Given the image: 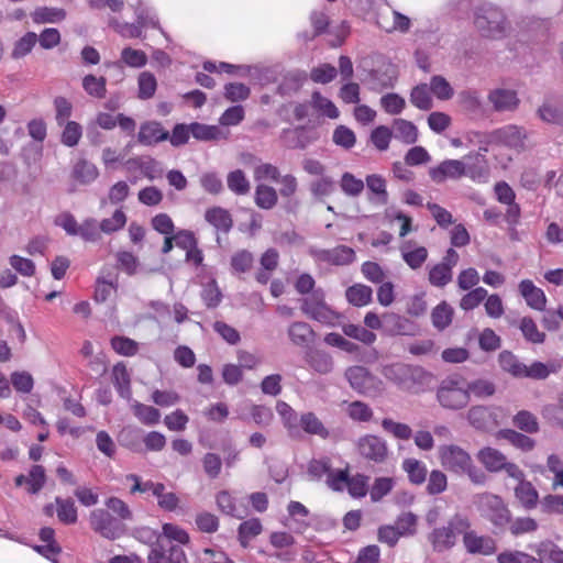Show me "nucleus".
Segmentation results:
<instances>
[{
	"label": "nucleus",
	"instance_id": "f257e3e1",
	"mask_svg": "<svg viewBox=\"0 0 563 563\" xmlns=\"http://www.w3.org/2000/svg\"><path fill=\"white\" fill-rule=\"evenodd\" d=\"M473 25L481 37L500 41L511 34L512 25L506 11L494 3L484 2L473 9Z\"/></svg>",
	"mask_w": 563,
	"mask_h": 563
},
{
	"label": "nucleus",
	"instance_id": "f03ea898",
	"mask_svg": "<svg viewBox=\"0 0 563 563\" xmlns=\"http://www.w3.org/2000/svg\"><path fill=\"white\" fill-rule=\"evenodd\" d=\"M384 376L400 389L419 394L430 383L431 374L423 367L405 363H394L384 368Z\"/></svg>",
	"mask_w": 563,
	"mask_h": 563
},
{
	"label": "nucleus",
	"instance_id": "7ed1b4c3",
	"mask_svg": "<svg viewBox=\"0 0 563 563\" xmlns=\"http://www.w3.org/2000/svg\"><path fill=\"white\" fill-rule=\"evenodd\" d=\"M470 528V519L464 515L455 514L445 526L434 528L427 539L434 552L443 553L451 550L456 544V537Z\"/></svg>",
	"mask_w": 563,
	"mask_h": 563
},
{
	"label": "nucleus",
	"instance_id": "20e7f679",
	"mask_svg": "<svg viewBox=\"0 0 563 563\" xmlns=\"http://www.w3.org/2000/svg\"><path fill=\"white\" fill-rule=\"evenodd\" d=\"M435 396L440 406L448 410H461L470 402L465 379L459 374H453L442 379L437 388Z\"/></svg>",
	"mask_w": 563,
	"mask_h": 563
},
{
	"label": "nucleus",
	"instance_id": "39448f33",
	"mask_svg": "<svg viewBox=\"0 0 563 563\" xmlns=\"http://www.w3.org/2000/svg\"><path fill=\"white\" fill-rule=\"evenodd\" d=\"M475 505L481 516L497 528H504L510 522L511 514L503 498L492 493L476 496Z\"/></svg>",
	"mask_w": 563,
	"mask_h": 563
},
{
	"label": "nucleus",
	"instance_id": "423d86ee",
	"mask_svg": "<svg viewBox=\"0 0 563 563\" xmlns=\"http://www.w3.org/2000/svg\"><path fill=\"white\" fill-rule=\"evenodd\" d=\"M476 459L490 473L504 471L511 478H521L522 476V470L517 464L508 462L503 452L492 446L481 449Z\"/></svg>",
	"mask_w": 563,
	"mask_h": 563
},
{
	"label": "nucleus",
	"instance_id": "0eeeda50",
	"mask_svg": "<svg viewBox=\"0 0 563 563\" xmlns=\"http://www.w3.org/2000/svg\"><path fill=\"white\" fill-rule=\"evenodd\" d=\"M91 529L108 540L119 539L125 532V526L107 509L97 508L90 512Z\"/></svg>",
	"mask_w": 563,
	"mask_h": 563
},
{
	"label": "nucleus",
	"instance_id": "6e6552de",
	"mask_svg": "<svg viewBox=\"0 0 563 563\" xmlns=\"http://www.w3.org/2000/svg\"><path fill=\"white\" fill-rule=\"evenodd\" d=\"M344 376L351 388L358 394L372 396L380 389L382 382L364 366H350L345 369Z\"/></svg>",
	"mask_w": 563,
	"mask_h": 563
},
{
	"label": "nucleus",
	"instance_id": "1a4fd4ad",
	"mask_svg": "<svg viewBox=\"0 0 563 563\" xmlns=\"http://www.w3.org/2000/svg\"><path fill=\"white\" fill-rule=\"evenodd\" d=\"M441 464L444 468L455 474H464L470 468L471 455L455 444L443 445L439 450Z\"/></svg>",
	"mask_w": 563,
	"mask_h": 563
},
{
	"label": "nucleus",
	"instance_id": "9d476101",
	"mask_svg": "<svg viewBox=\"0 0 563 563\" xmlns=\"http://www.w3.org/2000/svg\"><path fill=\"white\" fill-rule=\"evenodd\" d=\"M311 256L318 261L335 266H345L356 260L355 251L346 245H338L333 249H312Z\"/></svg>",
	"mask_w": 563,
	"mask_h": 563
},
{
	"label": "nucleus",
	"instance_id": "9b49d317",
	"mask_svg": "<svg viewBox=\"0 0 563 563\" xmlns=\"http://www.w3.org/2000/svg\"><path fill=\"white\" fill-rule=\"evenodd\" d=\"M301 310L307 317L321 323L332 324L336 319L335 312L327 306L322 295L318 292L302 299Z\"/></svg>",
	"mask_w": 563,
	"mask_h": 563
},
{
	"label": "nucleus",
	"instance_id": "f8f14e48",
	"mask_svg": "<svg viewBox=\"0 0 563 563\" xmlns=\"http://www.w3.org/2000/svg\"><path fill=\"white\" fill-rule=\"evenodd\" d=\"M357 451L364 459L383 463L388 455V446L384 439L374 434H366L358 439Z\"/></svg>",
	"mask_w": 563,
	"mask_h": 563
},
{
	"label": "nucleus",
	"instance_id": "ddd939ff",
	"mask_svg": "<svg viewBox=\"0 0 563 563\" xmlns=\"http://www.w3.org/2000/svg\"><path fill=\"white\" fill-rule=\"evenodd\" d=\"M463 534V544L467 553L479 555H493L497 551L496 541L489 536H478L474 530H465Z\"/></svg>",
	"mask_w": 563,
	"mask_h": 563
},
{
	"label": "nucleus",
	"instance_id": "4468645a",
	"mask_svg": "<svg viewBox=\"0 0 563 563\" xmlns=\"http://www.w3.org/2000/svg\"><path fill=\"white\" fill-rule=\"evenodd\" d=\"M467 166L460 159H445L438 166L430 168L429 175L431 179L438 184L445 181L448 178L460 179L465 176Z\"/></svg>",
	"mask_w": 563,
	"mask_h": 563
},
{
	"label": "nucleus",
	"instance_id": "2eb2a0df",
	"mask_svg": "<svg viewBox=\"0 0 563 563\" xmlns=\"http://www.w3.org/2000/svg\"><path fill=\"white\" fill-rule=\"evenodd\" d=\"M383 329L389 335H415L418 325L406 317L387 312L383 314Z\"/></svg>",
	"mask_w": 563,
	"mask_h": 563
},
{
	"label": "nucleus",
	"instance_id": "dca6fc26",
	"mask_svg": "<svg viewBox=\"0 0 563 563\" xmlns=\"http://www.w3.org/2000/svg\"><path fill=\"white\" fill-rule=\"evenodd\" d=\"M487 99L496 112L515 111L520 103L517 92L505 88L490 90Z\"/></svg>",
	"mask_w": 563,
	"mask_h": 563
},
{
	"label": "nucleus",
	"instance_id": "f3484780",
	"mask_svg": "<svg viewBox=\"0 0 563 563\" xmlns=\"http://www.w3.org/2000/svg\"><path fill=\"white\" fill-rule=\"evenodd\" d=\"M549 27L550 22L548 20L534 16L523 18L519 22L520 36L534 42L544 40L548 35Z\"/></svg>",
	"mask_w": 563,
	"mask_h": 563
},
{
	"label": "nucleus",
	"instance_id": "a211bd4d",
	"mask_svg": "<svg viewBox=\"0 0 563 563\" xmlns=\"http://www.w3.org/2000/svg\"><path fill=\"white\" fill-rule=\"evenodd\" d=\"M168 137L169 132L166 131L162 123L157 121H147L142 123L137 133L139 143L146 146L167 141Z\"/></svg>",
	"mask_w": 563,
	"mask_h": 563
},
{
	"label": "nucleus",
	"instance_id": "6ab92c4d",
	"mask_svg": "<svg viewBox=\"0 0 563 563\" xmlns=\"http://www.w3.org/2000/svg\"><path fill=\"white\" fill-rule=\"evenodd\" d=\"M307 364L318 374H330L334 368V361L331 354L320 349H309L305 354Z\"/></svg>",
	"mask_w": 563,
	"mask_h": 563
},
{
	"label": "nucleus",
	"instance_id": "aec40b11",
	"mask_svg": "<svg viewBox=\"0 0 563 563\" xmlns=\"http://www.w3.org/2000/svg\"><path fill=\"white\" fill-rule=\"evenodd\" d=\"M519 291L530 308L539 311H543L545 309L547 297L543 290L536 287L530 279H523L520 282Z\"/></svg>",
	"mask_w": 563,
	"mask_h": 563
},
{
	"label": "nucleus",
	"instance_id": "412c9836",
	"mask_svg": "<svg viewBox=\"0 0 563 563\" xmlns=\"http://www.w3.org/2000/svg\"><path fill=\"white\" fill-rule=\"evenodd\" d=\"M288 336L297 346H309L314 341L316 332L303 321H295L288 328Z\"/></svg>",
	"mask_w": 563,
	"mask_h": 563
},
{
	"label": "nucleus",
	"instance_id": "4be33fe9",
	"mask_svg": "<svg viewBox=\"0 0 563 563\" xmlns=\"http://www.w3.org/2000/svg\"><path fill=\"white\" fill-rule=\"evenodd\" d=\"M112 383L120 397L130 401L132 398L131 376L123 362H119L113 366Z\"/></svg>",
	"mask_w": 563,
	"mask_h": 563
},
{
	"label": "nucleus",
	"instance_id": "5701e85b",
	"mask_svg": "<svg viewBox=\"0 0 563 563\" xmlns=\"http://www.w3.org/2000/svg\"><path fill=\"white\" fill-rule=\"evenodd\" d=\"M518 481V485L515 488V496L521 503L526 509H533L537 507L539 501V494L534 486L525 479V473L522 472L521 478H515Z\"/></svg>",
	"mask_w": 563,
	"mask_h": 563
},
{
	"label": "nucleus",
	"instance_id": "b1692460",
	"mask_svg": "<svg viewBox=\"0 0 563 563\" xmlns=\"http://www.w3.org/2000/svg\"><path fill=\"white\" fill-rule=\"evenodd\" d=\"M495 137L509 147H522L527 137L522 128L514 124L506 125L494 132Z\"/></svg>",
	"mask_w": 563,
	"mask_h": 563
},
{
	"label": "nucleus",
	"instance_id": "393cba45",
	"mask_svg": "<svg viewBox=\"0 0 563 563\" xmlns=\"http://www.w3.org/2000/svg\"><path fill=\"white\" fill-rule=\"evenodd\" d=\"M462 162H464V164L467 166L465 176H468L473 180H482L487 178L488 166L484 154L479 152L468 154L464 156Z\"/></svg>",
	"mask_w": 563,
	"mask_h": 563
},
{
	"label": "nucleus",
	"instance_id": "a878e982",
	"mask_svg": "<svg viewBox=\"0 0 563 563\" xmlns=\"http://www.w3.org/2000/svg\"><path fill=\"white\" fill-rule=\"evenodd\" d=\"M205 219L217 230L228 233L233 227V220L230 212L221 207L209 208L205 213Z\"/></svg>",
	"mask_w": 563,
	"mask_h": 563
},
{
	"label": "nucleus",
	"instance_id": "bb28decb",
	"mask_svg": "<svg viewBox=\"0 0 563 563\" xmlns=\"http://www.w3.org/2000/svg\"><path fill=\"white\" fill-rule=\"evenodd\" d=\"M71 176L79 184L89 185L98 178L99 170L93 163L81 158L74 165Z\"/></svg>",
	"mask_w": 563,
	"mask_h": 563
},
{
	"label": "nucleus",
	"instance_id": "cd10ccee",
	"mask_svg": "<svg viewBox=\"0 0 563 563\" xmlns=\"http://www.w3.org/2000/svg\"><path fill=\"white\" fill-rule=\"evenodd\" d=\"M393 128V135L395 139L401 141L405 144H413L417 142L418 129L411 121L405 119H395Z\"/></svg>",
	"mask_w": 563,
	"mask_h": 563
},
{
	"label": "nucleus",
	"instance_id": "c85d7f7f",
	"mask_svg": "<svg viewBox=\"0 0 563 563\" xmlns=\"http://www.w3.org/2000/svg\"><path fill=\"white\" fill-rule=\"evenodd\" d=\"M190 128L191 136L197 141L210 142L225 137L221 129L217 125L191 122Z\"/></svg>",
	"mask_w": 563,
	"mask_h": 563
},
{
	"label": "nucleus",
	"instance_id": "c756f323",
	"mask_svg": "<svg viewBox=\"0 0 563 563\" xmlns=\"http://www.w3.org/2000/svg\"><path fill=\"white\" fill-rule=\"evenodd\" d=\"M254 201L258 208L271 210L277 205L278 194L274 187L260 184L255 188Z\"/></svg>",
	"mask_w": 563,
	"mask_h": 563
},
{
	"label": "nucleus",
	"instance_id": "7c9ffc66",
	"mask_svg": "<svg viewBox=\"0 0 563 563\" xmlns=\"http://www.w3.org/2000/svg\"><path fill=\"white\" fill-rule=\"evenodd\" d=\"M31 16L36 24L58 23L65 20L66 11L62 8L38 7L32 12Z\"/></svg>",
	"mask_w": 563,
	"mask_h": 563
},
{
	"label": "nucleus",
	"instance_id": "2f4dec72",
	"mask_svg": "<svg viewBox=\"0 0 563 563\" xmlns=\"http://www.w3.org/2000/svg\"><path fill=\"white\" fill-rule=\"evenodd\" d=\"M453 314V308L446 301H441L431 312L433 327L439 331L445 330L452 323Z\"/></svg>",
	"mask_w": 563,
	"mask_h": 563
},
{
	"label": "nucleus",
	"instance_id": "473e14b6",
	"mask_svg": "<svg viewBox=\"0 0 563 563\" xmlns=\"http://www.w3.org/2000/svg\"><path fill=\"white\" fill-rule=\"evenodd\" d=\"M498 363L504 372L509 373L514 377H523L526 365L510 351H503L498 355Z\"/></svg>",
	"mask_w": 563,
	"mask_h": 563
},
{
	"label": "nucleus",
	"instance_id": "72a5a7b5",
	"mask_svg": "<svg viewBox=\"0 0 563 563\" xmlns=\"http://www.w3.org/2000/svg\"><path fill=\"white\" fill-rule=\"evenodd\" d=\"M282 137L289 148L303 150L312 142V139L307 135L305 126H297L292 130L284 129Z\"/></svg>",
	"mask_w": 563,
	"mask_h": 563
},
{
	"label": "nucleus",
	"instance_id": "f704fd0d",
	"mask_svg": "<svg viewBox=\"0 0 563 563\" xmlns=\"http://www.w3.org/2000/svg\"><path fill=\"white\" fill-rule=\"evenodd\" d=\"M499 435L522 452H530L536 446V441L532 438L512 429H503L499 431Z\"/></svg>",
	"mask_w": 563,
	"mask_h": 563
},
{
	"label": "nucleus",
	"instance_id": "c9c22d12",
	"mask_svg": "<svg viewBox=\"0 0 563 563\" xmlns=\"http://www.w3.org/2000/svg\"><path fill=\"white\" fill-rule=\"evenodd\" d=\"M345 296L351 305L363 307L372 301L373 290L369 286L355 284L346 289Z\"/></svg>",
	"mask_w": 563,
	"mask_h": 563
},
{
	"label": "nucleus",
	"instance_id": "e433bc0d",
	"mask_svg": "<svg viewBox=\"0 0 563 563\" xmlns=\"http://www.w3.org/2000/svg\"><path fill=\"white\" fill-rule=\"evenodd\" d=\"M402 470L407 473L409 482L413 485H421L427 479V466L417 459H406L402 462Z\"/></svg>",
	"mask_w": 563,
	"mask_h": 563
},
{
	"label": "nucleus",
	"instance_id": "4c0bfd02",
	"mask_svg": "<svg viewBox=\"0 0 563 563\" xmlns=\"http://www.w3.org/2000/svg\"><path fill=\"white\" fill-rule=\"evenodd\" d=\"M56 512L57 518L60 522L64 525H74L77 522L78 515H77V508L75 506V503L71 498H62L56 497Z\"/></svg>",
	"mask_w": 563,
	"mask_h": 563
},
{
	"label": "nucleus",
	"instance_id": "58836bf2",
	"mask_svg": "<svg viewBox=\"0 0 563 563\" xmlns=\"http://www.w3.org/2000/svg\"><path fill=\"white\" fill-rule=\"evenodd\" d=\"M467 420L477 430H487L492 422V413L485 406H473L467 411Z\"/></svg>",
	"mask_w": 563,
	"mask_h": 563
},
{
	"label": "nucleus",
	"instance_id": "ea45409f",
	"mask_svg": "<svg viewBox=\"0 0 563 563\" xmlns=\"http://www.w3.org/2000/svg\"><path fill=\"white\" fill-rule=\"evenodd\" d=\"M228 188L238 196H245L250 192L251 184L242 169H235L227 176Z\"/></svg>",
	"mask_w": 563,
	"mask_h": 563
},
{
	"label": "nucleus",
	"instance_id": "a19ab883",
	"mask_svg": "<svg viewBox=\"0 0 563 563\" xmlns=\"http://www.w3.org/2000/svg\"><path fill=\"white\" fill-rule=\"evenodd\" d=\"M306 79L307 74L305 71H289L284 76L283 81L278 86V92L283 96L290 95L291 92H297L301 88Z\"/></svg>",
	"mask_w": 563,
	"mask_h": 563
},
{
	"label": "nucleus",
	"instance_id": "79ce46f5",
	"mask_svg": "<svg viewBox=\"0 0 563 563\" xmlns=\"http://www.w3.org/2000/svg\"><path fill=\"white\" fill-rule=\"evenodd\" d=\"M300 424L309 434H316L322 439H327L329 437L328 429L313 412H306L301 415Z\"/></svg>",
	"mask_w": 563,
	"mask_h": 563
},
{
	"label": "nucleus",
	"instance_id": "37998d69",
	"mask_svg": "<svg viewBox=\"0 0 563 563\" xmlns=\"http://www.w3.org/2000/svg\"><path fill=\"white\" fill-rule=\"evenodd\" d=\"M134 416L146 426H154L159 422L161 412L158 409L134 401L132 405Z\"/></svg>",
	"mask_w": 563,
	"mask_h": 563
},
{
	"label": "nucleus",
	"instance_id": "c03bdc74",
	"mask_svg": "<svg viewBox=\"0 0 563 563\" xmlns=\"http://www.w3.org/2000/svg\"><path fill=\"white\" fill-rule=\"evenodd\" d=\"M367 189L373 192L378 202L386 205L388 202V192L386 189V180L382 175L371 174L365 178Z\"/></svg>",
	"mask_w": 563,
	"mask_h": 563
},
{
	"label": "nucleus",
	"instance_id": "a18cd8bd",
	"mask_svg": "<svg viewBox=\"0 0 563 563\" xmlns=\"http://www.w3.org/2000/svg\"><path fill=\"white\" fill-rule=\"evenodd\" d=\"M538 115L547 123L563 125V106L547 101L538 109Z\"/></svg>",
	"mask_w": 563,
	"mask_h": 563
},
{
	"label": "nucleus",
	"instance_id": "49530a36",
	"mask_svg": "<svg viewBox=\"0 0 563 563\" xmlns=\"http://www.w3.org/2000/svg\"><path fill=\"white\" fill-rule=\"evenodd\" d=\"M512 423L526 433H537L539 431L537 417L528 410L518 411L512 418Z\"/></svg>",
	"mask_w": 563,
	"mask_h": 563
},
{
	"label": "nucleus",
	"instance_id": "de8ad7c7",
	"mask_svg": "<svg viewBox=\"0 0 563 563\" xmlns=\"http://www.w3.org/2000/svg\"><path fill=\"white\" fill-rule=\"evenodd\" d=\"M37 42V35L34 32H26L19 38L12 48L11 57L20 59L30 54Z\"/></svg>",
	"mask_w": 563,
	"mask_h": 563
},
{
	"label": "nucleus",
	"instance_id": "09e8293b",
	"mask_svg": "<svg viewBox=\"0 0 563 563\" xmlns=\"http://www.w3.org/2000/svg\"><path fill=\"white\" fill-rule=\"evenodd\" d=\"M311 107L330 119H338L340 115V111L335 104L330 99L323 97L319 91L312 93Z\"/></svg>",
	"mask_w": 563,
	"mask_h": 563
},
{
	"label": "nucleus",
	"instance_id": "8fccbe9b",
	"mask_svg": "<svg viewBox=\"0 0 563 563\" xmlns=\"http://www.w3.org/2000/svg\"><path fill=\"white\" fill-rule=\"evenodd\" d=\"M331 468V460L329 457L310 460L307 466L309 481H321L324 475H329Z\"/></svg>",
	"mask_w": 563,
	"mask_h": 563
},
{
	"label": "nucleus",
	"instance_id": "3c124183",
	"mask_svg": "<svg viewBox=\"0 0 563 563\" xmlns=\"http://www.w3.org/2000/svg\"><path fill=\"white\" fill-rule=\"evenodd\" d=\"M104 505L109 512L115 515L121 522L133 520V512L129 505L119 497H109L106 499Z\"/></svg>",
	"mask_w": 563,
	"mask_h": 563
},
{
	"label": "nucleus",
	"instance_id": "603ef678",
	"mask_svg": "<svg viewBox=\"0 0 563 563\" xmlns=\"http://www.w3.org/2000/svg\"><path fill=\"white\" fill-rule=\"evenodd\" d=\"M263 530L261 520L258 518H252L243 521L239 526V540L242 545H246L252 539L257 537Z\"/></svg>",
	"mask_w": 563,
	"mask_h": 563
},
{
	"label": "nucleus",
	"instance_id": "864d4df0",
	"mask_svg": "<svg viewBox=\"0 0 563 563\" xmlns=\"http://www.w3.org/2000/svg\"><path fill=\"white\" fill-rule=\"evenodd\" d=\"M46 483L45 468L42 465H33L26 476V490L35 495L42 490Z\"/></svg>",
	"mask_w": 563,
	"mask_h": 563
},
{
	"label": "nucleus",
	"instance_id": "5fc2aeb1",
	"mask_svg": "<svg viewBox=\"0 0 563 563\" xmlns=\"http://www.w3.org/2000/svg\"><path fill=\"white\" fill-rule=\"evenodd\" d=\"M342 331L346 336L361 341L366 345L373 344L377 338L373 331L353 323L344 324Z\"/></svg>",
	"mask_w": 563,
	"mask_h": 563
},
{
	"label": "nucleus",
	"instance_id": "6e6d98bb",
	"mask_svg": "<svg viewBox=\"0 0 563 563\" xmlns=\"http://www.w3.org/2000/svg\"><path fill=\"white\" fill-rule=\"evenodd\" d=\"M459 100L464 110L477 114L483 109L479 92L474 89L463 90L459 93Z\"/></svg>",
	"mask_w": 563,
	"mask_h": 563
},
{
	"label": "nucleus",
	"instance_id": "4d7b16f0",
	"mask_svg": "<svg viewBox=\"0 0 563 563\" xmlns=\"http://www.w3.org/2000/svg\"><path fill=\"white\" fill-rule=\"evenodd\" d=\"M107 81L104 77H96L95 75H86L82 78V88L85 91L95 98L101 99L106 97Z\"/></svg>",
	"mask_w": 563,
	"mask_h": 563
},
{
	"label": "nucleus",
	"instance_id": "13d9d810",
	"mask_svg": "<svg viewBox=\"0 0 563 563\" xmlns=\"http://www.w3.org/2000/svg\"><path fill=\"white\" fill-rule=\"evenodd\" d=\"M410 102L423 111L430 110L432 108V98L426 84H420L412 88L410 92Z\"/></svg>",
	"mask_w": 563,
	"mask_h": 563
},
{
	"label": "nucleus",
	"instance_id": "bf43d9fd",
	"mask_svg": "<svg viewBox=\"0 0 563 563\" xmlns=\"http://www.w3.org/2000/svg\"><path fill=\"white\" fill-rule=\"evenodd\" d=\"M139 85V98L147 100L152 98L157 88V81L155 76L150 71H142L137 78Z\"/></svg>",
	"mask_w": 563,
	"mask_h": 563
},
{
	"label": "nucleus",
	"instance_id": "052dcab7",
	"mask_svg": "<svg viewBox=\"0 0 563 563\" xmlns=\"http://www.w3.org/2000/svg\"><path fill=\"white\" fill-rule=\"evenodd\" d=\"M364 186V181L352 173L345 172L341 177L340 187L349 197H358L363 192Z\"/></svg>",
	"mask_w": 563,
	"mask_h": 563
},
{
	"label": "nucleus",
	"instance_id": "680f3d73",
	"mask_svg": "<svg viewBox=\"0 0 563 563\" xmlns=\"http://www.w3.org/2000/svg\"><path fill=\"white\" fill-rule=\"evenodd\" d=\"M82 135V128L75 121H67L64 123L60 142L67 147L76 146Z\"/></svg>",
	"mask_w": 563,
	"mask_h": 563
},
{
	"label": "nucleus",
	"instance_id": "e2e57ef3",
	"mask_svg": "<svg viewBox=\"0 0 563 563\" xmlns=\"http://www.w3.org/2000/svg\"><path fill=\"white\" fill-rule=\"evenodd\" d=\"M382 428L399 440H409L412 437V429L402 422H396L390 418L382 420Z\"/></svg>",
	"mask_w": 563,
	"mask_h": 563
},
{
	"label": "nucleus",
	"instance_id": "0e129e2a",
	"mask_svg": "<svg viewBox=\"0 0 563 563\" xmlns=\"http://www.w3.org/2000/svg\"><path fill=\"white\" fill-rule=\"evenodd\" d=\"M520 330L525 339L534 344H541L545 340V334L538 330L532 318L523 317L520 321Z\"/></svg>",
	"mask_w": 563,
	"mask_h": 563
},
{
	"label": "nucleus",
	"instance_id": "69168bd1",
	"mask_svg": "<svg viewBox=\"0 0 563 563\" xmlns=\"http://www.w3.org/2000/svg\"><path fill=\"white\" fill-rule=\"evenodd\" d=\"M136 22L142 27L159 29V22L156 14L148 7L143 5L141 1L134 8Z\"/></svg>",
	"mask_w": 563,
	"mask_h": 563
},
{
	"label": "nucleus",
	"instance_id": "338daca9",
	"mask_svg": "<svg viewBox=\"0 0 563 563\" xmlns=\"http://www.w3.org/2000/svg\"><path fill=\"white\" fill-rule=\"evenodd\" d=\"M487 290L484 287H476L468 290L461 300L460 308L464 311H471L479 306V303L486 299Z\"/></svg>",
	"mask_w": 563,
	"mask_h": 563
},
{
	"label": "nucleus",
	"instance_id": "774afa93",
	"mask_svg": "<svg viewBox=\"0 0 563 563\" xmlns=\"http://www.w3.org/2000/svg\"><path fill=\"white\" fill-rule=\"evenodd\" d=\"M538 553L545 563H563V550L552 542L542 543Z\"/></svg>",
	"mask_w": 563,
	"mask_h": 563
}]
</instances>
